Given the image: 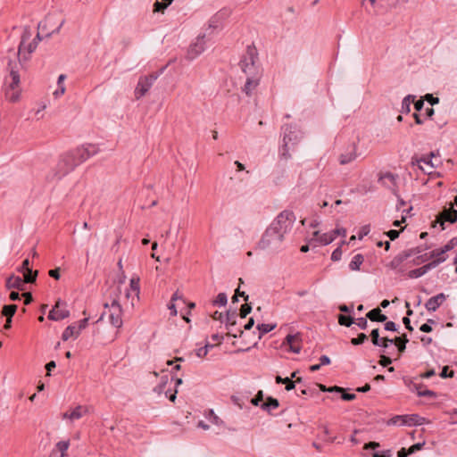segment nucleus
<instances>
[{"mask_svg": "<svg viewBox=\"0 0 457 457\" xmlns=\"http://www.w3.org/2000/svg\"><path fill=\"white\" fill-rule=\"evenodd\" d=\"M257 62V49L253 46H248L245 54L239 62V67L245 75V82L242 91L248 96H251L256 91L262 77V69Z\"/></svg>", "mask_w": 457, "mask_h": 457, "instance_id": "nucleus-1", "label": "nucleus"}, {"mask_svg": "<svg viewBox=\"0 0 457 457\" xmlns=\"http://www.w3.org/2000/svg\"><path fill=\"white\" fill-rule=\"evenodd\" d=\"M7 61L8 75L5 76L4 81V97L11 103H16L21 97V77L20 71L24 69L27 62L17 58L14 54H9L4 57Z\"/></svg>", "mask_w": 457, "mask_h": 457, "instance_id": "nucleus-2", "label": "nucleus"}, {"mask_svg": "<svg viewBox=\"0 0 457 457\" xmlns=\"http://www.w3.org/2000/svg\"><path fill=\"white\" fill-rule=\"evenodd\" d=\"M96 146L97 145H80L71 153L65 155L58 163L59 170L56 173L57 179H62L77 165L95 154L97 152Z\"/></svg>", "mask_w": 457, "mask_h": 457, "instance_id": "nucleus-3", "label": "nucleus"}, {"mask_svg": "<svg viewBox=\"0 0 457 457\" xmlns=\"http://www.w3.org/2000/svg\"><path fill=\"white\" fill-rule=\"evenodd\" d=\"M119 268L121 271V276L119 278L120 284V303L116 302V305L119 307V311L120 313L124 312V310L133 309L135 303L139 300V293H140V278L137 276H134L130 278L129 286H125L124 288H121V285H123L125 280V276L123 274V266L121 263V260L118 262Z\"/></svg>", "mask_w": 457, "mask_h": 457, "instance_id": "nucleus-4", "label": "nucleus"}, {"mask_svg": "<svg viewBox=\"0 0 457 457\" xmlns=\"http://www.w3.org/2000/svg\"><path fill=\"white\" fill-rule=\"evenodd\" d=\"M43 33L38 30L37 36L32 39V31L29 27H24L21 36V42L19 44L18 51L10 50L9 54H14L17 58L28 62L31 58V54L37 49L38 43L42 40Z\"/></svg>", "mask_w": 457, "mask_h": 457, "instance_id": "nucleus-5", "label": "nucleus"}, {"mask_svg": "<svg viewBox=\"0 0 457 457\" xmlns=\"http://www.w3.org/2000/svg\"><path fill=\"white\" fill-rule=\"evenodd\" d=\"M65 20L59 13H48L37 25V30L44 33L45 37H50L53 34L58 33L64 24Z\"/></svg>", "mask_w": 457, "mask_h": 457, "instance_id": "nucleus-6", "label": "nucleus"}, {"mask_svg": "<svg viewBox=\"0 0 457 457\" xmlns=\"http://www.w3.org/2000/svg\"><path fill=\"white\" fill-rule=\"evenodd\" d=\"M295 220L294 212L286 210L281 212L270 225L276 227L277 230L285 235L291 228Z\"/></svg>", "mask_w": 457, "mask_h": 457, "instance_id": "nucleus-7", "label": "nucleus"}, {"mask_svg": "<svg viewBox=\"0 0 457 457\" xmlns=\"http://www.w3.org/2000/svg\"><path fill=\"white\" fill-rule=\"evenodd\" d=\"M163 71L164 68L161 69L159 72L151 73L147 76H142L139 78L137 86L135 89V96L137 99L144 96L149 91L154 81L163 72Z\"/></svg>", "mask_w": 457, "mask_h": 457, "instance_id": "nucleus-8", "label": "nucleus"}, {"mask_svg": "<svg viewBox=\"0 0 457 457\" xmlns=\"http://www.w3.org/2000/svg\"><path fill=\"white\" fill-rule=\"evenodd\" d=\"M283 238L284 235L277 230L276 227L270 225V227L266 229L263 237H262L260 245L262 248H267L271 245L281 243Z\"/></svg>", "mask_w": 457, "mask_h": 457, "instance_id": "nucleus-9", "label": "nucleus"}, {"mask_svg": "<svg viewBox=\"0 0 457 457\" xmlns=\"http://www.w3.org/2000/svg\"><path fill=\"white\" fill-rule=\"evenodd\" d=\"M338 160L340 164L344 165L353 161L357 156L355 145H340L337 149Z\"/></svg>", "mask_w": 457, "mask_h": 457, "instance_id": "nucleus-10", "label": "nucleus"}, {"mask_svg": "<svg viewBox=\"0 0 457 457\" xmlns=\"http://www.w3.org/2000/svg\"><path fill=\"white\" fill-rule=\"evenodd\" d=\"M205 49V35H200L195 41L189 46L187 50V58L194 60L201 54Z\"/></svg>", "mask_w": 457, "mask_h": 457, "instance_id": "nucleus-11", "label": "nucleus"}, {"mask_svg": "<svg viewBox=\"0 0 457 457\" xmlns=\"http://www.w3.org/2000/svg\"><path fill=\"white\" fill-rule=\"evenodd\" d=\"M70 312L65 308V303L58 300L48 314L51 320H62L68 318Z\"/></svg>", "mask_w": 457, "mask_h": 457, "instance_id": "nucleus-12", "label": "nucleus"}, {"mask_svg": "<svg viewBox=\"0 0 457 457\" xmlns=\"http://www.w3.org/2000/svg\"><path fill=\"white\" fill-rule=\"evenodd\" d=\"M283 345L289 346V351L294 353H299L303 347V339L301 333L297 332L294 335H287Z\"/></svg>", "mask_w": 457, "mask_h": 457, "instance_id": "nucleus-13", "label": "nucleus"}, {"mask_svg": "<svg viewBox=\"0 0 457 457\" xmlns=\"http://www.w3.org/2000/svg\"><path fill=\"white\" fill-rule=\"evenodd\" d=\"M422 250L420 247H413L405 251H403L398 255H396L392 262H390V265L392 268L395 269L400 264H402L403 262H405L407 259H409L411 256L417 255L420 253Z\"/></svg>", "mask_w": 457, "mask_h": 457, "instance_id": "nucleus-14", "label": "nucleus"}, {"mask_svg": "<svg viewBox=\"0 0 457 457\" xmlns=\"http://www.w3.org/2000/svg\"><path fill=\"white\" fill-rule=\"evenodd\" d=\"M436 159V154L434 152H431L428 155H422L416 160L419 167L424 172L430 174L432 173L433 169L437 165L434 163L433 160Z\"/></svg>", "mask_w": 457, "mask_h": 457, "instance_id": "nucleus-15", "label": "nucleus"}, {"mask_svg": "<svg viewBox=\"0 0 457 457\" xmlns=\"http://www.w3.org/2000/svg\"><path fill=\"white\" fill-rule=\"evenodd\" d=\"M283 143H291L302 138V132L295 126L285 125L282 127Z\"/></svg>", "mask_w": 457, "mask_h": 457, "instance_id": "nucleus-16", "label": "nucleus"}, {"mask_svg": "<svg viewBox=\"0 0 457 457\" xmlns=\"http://www.w3.org/2000/svg\"><path fill=\"white\" fill-rule=\"evenodd\" d=\"M457 220V211L453 207L444 210L437 217L436 220L433 223V227H436V223H440L444 226L445 221L454 223Z\"/></svg>", "mask_w": 457, "mask_h": 457, "instance_id": "nucleus-17", "label": "nucleus"}, {"mask_svg": "<svg viewBox=\"0 0 457 457\" xmlns=\"http://www.w3.org/2000/svg\"><path fill=\"white\" fill-rule=\"evenodd\" d=\"M446 296L445 294L440 293L435 296L430 297L425 303V307L428 312H436L439 306L445 301Z\"/></svg>", "mask_w": 457, "mask_h": 457, "instance_id": "nucleus-18", "label": "nucleus"}, {"mask_svg": "<svg viewBox=\"0 0 457 457\" xmlns=\"http://www.w3.org/2000/svg\"><path fill=\"white\" fill-rule=\"evenodd\" d=\"M87 413V408L86 406L78 405L77 407L71 410L70 411L64 412L62 414V418L68 419L71 421H74L76 420H79Z\"/></svg>", "mask_w": 457, "mask_h": 457, "instance_id": "nucleus-19", "label": "nucleus"}, {"mask_svg": "<svg viewBox=\"0 0 457 457\" xmlns=\"http://www.w3.org/2000/svg\"><path fill=\"white\" fill-rule=\"evenodd\" d=\"M5 287L7 289H25V281L19 276L12 275L6 279Z\"/></svg>", "mask_w": 457, "mask_h": 457, "instance_id": "nucleus-20", "label": "nucleus"}, {"mask_svg": "<svg viewBox=\"0 0 457 457\" xmlns=\"http://www.w3.org/2000/svg\"><path fill=\"white\" fill-rule=\"evenodd\" d=\"M436 267V262H428L424 266L412 270L409 272L410 278H420L426 274L429 270Z\"/></svg>", "mask_w": 457, "mask_h": 457, "instance_id": "nucleus-21", "label": "nucleus"}, {"mask_svg": "<svg viewBox=\"0 0 457 457\" xmlns=\"http://www.w3.org/2000/svg\"><path fill=\"white\" fill-rule=\"evenodd\" d=\"M428 258L432 259L430 262H436V266L440 263L444 262L446 260V255L444 253V250L441 248L435 249L428 253Z\"/></svg>", "mask_w": 457, "mask_h": 457, "instance_id": "nucleus-22", "label": "nucleus"}, {"mask_svg": "<svg viewBox=\"0 0 457 457\" xmlns=\"http://www.w3.org/2000/svg\"><path fill=\"white\" fill-rule=\"evenodd\" d=\"M366 317L371 321L383 322L386 320V316L381 312V310L378 308H374L370 311Z\"/></svg>", "mask_w": 457, "mask_h": 457, "instance_id": "nucleus-23", "label": "nucleus"}, {"mask_svg": "<svg viewBox=\"0 0 457 457\" xmlns=\"http://www.w3.org/2000/svg\"><path fill=\"white\" fill-rule=\"evenodd\" d=\"M313 237H317L319 243L323 245H329L335 240L332 231L320 235V231L317 230L313 232Z\"/></svg>", "mask_w": 457, "mask_h": 457, "instance_id": "nucleus-24", "label": "nucleus"}, {"mask_svg": "<svg viewBox=\"0 0 457 457\" xmlns=\"http://www.w3.org/2000/svg\"><path fill=\"white\" fill-rule=\"evenodd\" d=\"M379 181L387 187L395 186V176L390 172H386L379 176Z\"/></svg>", "mask_w": 457, "mask_h": 457, "instance_id": "nucleus-25", "label": "nucleus"}, {"mask_svg": "<svg viewBox=\"0 0 457 457\" xmlns=\"http://www.w3.org/2000/svg\"><path fill=\"white\" fill-rule=\"evenodd\" d=\"M79 335V331L77 329V326L72 324L68 326L62 335V339L63 341H67L71 337H78Z\"/></svg>", "mask_w": 457, "mask_h": 457, "instance_id": "nucleus-26", "label": "nucleus"}, {"mask_svg": "<svg viewBox=\"0 0 457 457\" xmlns=\"http://www.w3.org/2000/svg\"><path fill=\"white\" fill-rule=\"evenodd\" d=\"M279 405L278 401L271 396L267 397L266 401L261 405L262 409L270 411L271 409H276Z\"/></svg>", "mask_w": 457, "mask_h": 457, "instance_id": "nucleus-27", "label": "nucleus"}, {"mask_svg": "<svg viewBox=\"0 0 457 457\" xmlns=\"http://www.w3.org/2000/svg\"><path fill=\"white\" fill-rule=\"evenodd\" d=\"M393 341V344H395L397 346L399 352L402 353L405 350L406 344L408 343L409 339L407 338V336L403 334L401 337H395Z\"/></svg>", "mask_w": 457, "mask_h": 457, "instance_id": "nucleus-28", "label": "nucleus"}, {"mask_svg": "<svg viewBox=\"0 0 457 457\" xmlns=\"http://www.w3.org/2000/svg\"><path fill=\"white\" fill-rule=\"evenodd\" d=\"M364 257L362 254L358 253L354 255L349 264V267L352 270H359L361 265L363 263Z\"/></svg>", "mask_w": 457, "mask_h": 457, "instance_id": "nucleus-29", "label": "nucleus"}, {"mask_svg": "<svg viewBox=\"0 0 457 457\" xmlns=\"http://www.w3.org/2000/svg\"><path fill=\"white\" fill-rule=\"evenodd\" d=\"M17 311L16 304L4 305L2 310V315L7 319H12Z\"/></svg>", "mask_w": 457, "mask_h": 457, "instance_id": "nucleus-30", "label": "nucleus"}, {"mask_svg": "<svg viewBox=\"0 0 457 457\" xmlns=\"http://www.w3.org/2000/svg\"><path fill=\"white\" fill-rule=\"evenodd\" d=\"M276 382L278 384L281 383V384L286 385L287 391H290L295 388V382L290 378H283L278 376L276 378Z\"/></svg>", "mask_w": 457, "mask_h": 457, "instance_id": "nucleus-31", "label": "nucleus"}, {"mask_svg": "<svg viewBox=\"0 0 457 457\" xmlns=\"http://www.w3.org/2000/svg\"><path fill=\"white\" fill-rule=\"evenodd\" d=\"M415 96L411 95H408L405 96L402 102V112H409L411 109V103L414 102Z\"/></svg>", "mask_w": 457, "mask_h": 457, "instance_id": "nucleus-32", "label": "nucleus"}, {"mask_svg": "<svg viewBox=\"0 0 457 457\" xmlns=\"http://www.w3.org/2000/svg\"><path fill=\"white\" fill-rule=\"evenodd\" d=\"M37 275V271H33L32 270L23 272V280L25 281V285L27 283H33L36 281Z\"/></svg>", "mask_w": 457, "mask_h": 457, "instance_id": "nucleus-33", "label": "nucleus"}, {"mask_svg": "<svg viewBox=\"0 0 457 457\" xmlns=\"http://www.w3.org/2000/svg\"><path fill=\"white\" fill-rule=\"evenodd\" d=\"M275 328L276 324H259L257 328L260 331V337H262V335L270 332Z\"/></svg>", "mask_w": 457, "mask_h": 457, "instance_id": "nucleus-34", "label": "nucleus"}, {"mask_svg": "<svg viewBox=\"0 0 457 457\" xmlns=\"http://www.w3.org/2000/svg\"><path fill=\"white\" fill-rule=\"evenodd\" d=\"M69 446V440L60 441L56 444V449L61 453L62 457L65 456L66 451L68 450Z\"/></svg>", "mask_w": 457, "mask_h": 457, "instance_id": "nucleus-35", "label": "nucleus"}, {"mask_svg": "<svg viewBox=\"0 0 457 457\" xmlns=\"http://www.w3.org/2000/svg\"><path fill=\"white\" fill-rule=\"evenodd\" d=\"M228 302V297L225 293H220L217 297L212 301L213 305L225 306Z\"/></svg>", "mask_w": 457, "mask_h": 457, "instance_id": "nucleus-36", "label": "nucleus"}, {"mask_svg": "<svg viewBox=\"0 0 457 457\" xmlns=\"http://www.w3.org/2000/svg\"><path fill=\"white\" fill-rule=\"evenodd\" d=\"M338 323L341 326L350 327L353 323V319L351 316L340 314L338 316Z\"/></svg>", "mask_w": 457, "mask_h": 457, "instance_id": "nucleus-37", "label": "nucleus"}, {"mask_svg": "<svg viewBox=\"0 0 457 457\" xmlns=\"http://www.w3.org/2000/svg\"><path fill=\"white\" fill-rule=\"evenodd\" d=\"M371 342L374 345L378 346L380 344L381 337H379L378 328H375L370 333Z\"/></svg>", "mask_w": 457, "mask_h": 457, "instance_id": "nucleus-38", "label": "nucleus"}, {"mask_svg": "<svg viewBox=\"0 0 457 457\" xmlns=\"http://www.w3.org/2000/svg\"><path fill=\"white\" fill-rule=\"evenodd\" d=\"M457 245V237L452 238L446 245H445L441 249L444 250V253L451 251Z\"/></svg>", "mask_w": 457, "mask_h": 457, "instance_id": "nucleus-39", "label": "nucleus"}, {"mask_svg": "<svg viewBox=\"0 0 457 457\" xmlns=\"http://www.w3.org/2000/svg\"><path fill=\"white\" fill-rule=\"evenodd\" d=\"M368 337L364 333H360L357 337L352 338L351 343L353 345H358L364 343L367 340Z\"/></svg>", "mask_w": 457, "mask_h": 457, "instance_id": "nucleus-40", "label": "nucleus"}, {"mask_svg": "<svg viewBox=\"0 0 457 457\" xmlns=\"http://www.w3.org/2000/svg\"><path fill=\"white\" fill-rule=\"evenodd\" d=\"M252 311V306L249 303H245L240 308V317L245 318Z\"/></svg>", "mask_w": 457, "mask_h": 457, "instance_id": "nucleus-41", "label": "nucleus"}, {"mask_svg": "<svg viewBox=\"0 0 457 457\" xmlns=\"http://www.w3.org/2000/svg\"><path fill=\"white\" fill-rule=\"evenodd\" d=\"M398 421H401L402 424L407 423L408 416H395L389 420L388 424L395 425Z\"/></svg>", "mask_w": 457, "mask_h": 457, "instance_id": "nucleus-42", "label": "nucleus"}, {"mask_svg": "<svg viewBox=\"0 0 457 457\" xmlns=\"http://www.w3.org/2000/svg\"><path fill=\"white\" fill-rule=\"evenodd\" d=\"M319 388L322 391V392H336V391H343V387H340V386H331V387H327L326 386L322 385V384H319Z\"/></svg>", "mask_w": 457, "mask_h": 457, "instance_id": "nucleus-43", "label": "nucleus"}, {"mask_svg": "<svg viewBox=\"0 0 457 457\" xmlns=\"http://www.w3.org/2000/svg\"><path fill=\"white\" fill-rule=\"evenodd\" d=\"M337 392L341 393V398L345 401H353L356 398L355 394L346 393L345 388H343V391H337Z\"/></svg>", "mask_w": 457, "mask_h": 457, "instance_id": "nucleus-44", "label": "nucleus"}, {"mask_svg": "<svg viewBox=\"0 0 457 457\" xmlns=\"http://www.w3.org/2000/svg\"><path fill=\"white\" fill-rule=\"evenodd\" d=\"M449 370V367L448 366H445L440 373V377L443 378H453L454 376V372L453 370Z\"/></svg>", "mask_w": 457, "mask_h": 457, "instance_id": "nucleus-45", "label": "nucleus"}, {"mask_svg": "<svg viewBox=\"0 0 457 457\" xmlns=\"http://www.w3.org/2000/svg\"><path fill=\"white\" fill-rule=\"evenodd\" d=\"M263 401V393L262 391H259L257 395L251 400V403L257 406L261 402Z\"/></svg>", "mask_w": 457, "mask_h": 457, "instance_id": "nucleus-46", "label": "nucleus"}, {"mask_svg": "<svg viewBox=\"0 0 457 457\" xmlns=\"http://www.w3.org/2000/svg\"><path fill=\"white\" fill-rule=\"evenodd\" d=\"M342 257V250L341 247H337L335 249L331 254V260L334 262L339 261Z\"/></svg>", "mask_w": 457, "mask_h": 457, "instance_id": "nucleus-47", "label": "nucleus"}, {"mask_svg": "<svg viewBox=\"0 0 457 457\" xmlns=\"http://www.w3.org/2000/svg\"><path fill=\"white\" fill-rule=\"evenodd\" d=\"M212 347L209 344H206L204 347H201L197 350L196 355L200 358L204 357L208 353V348Z\"/></svg>", "mask_w": 457, "mask_h": 457, "instance_id": "nucleus-48", "label": "nucleus"}, {"mask_svg": "<svg viewBox=\"0 0 457 457\" xmlns=\"http://www.w3.org/2000/svg\"><path fill=\"white\" fill-rule=\"evenodd\" d=\"M425 99L430 104L431 106L439 103L438 97H434L431 94H427Z\"/></svg>", "mask_w": 457, "mask_h": 457, "instance_id": "nucleus-49", "label": "nucleus"}, {"mask_svg": "<svg viewBox=\"0 0 457 457\" xmlns=\"http://www.w3.org/2000/svg\"><path fill=\"white\" fill-rule=\"evenodd\" d=\"M332 236H334L335 239L338 236L345 237L346 236V230H345V228H336V229L332 230Z\"/></svg>", "mask_w": 457, "mask_h": 457, "instance_id": "nucleus-50", "label": "nucleus"}, {"mask_svg": "<svg viewBox=\"0 0 457 457\" xmlns=\"http://www.w3.org/2000/svg\"><path fill=\"white\" fill-rule=\"evenodd\" d=\"M378 363L383 367H386L392 363V360H391V358H389L386 355H381Z\"/></svg>", "mask_w": 457, "mask_h": 457, "instance_id": "nucleus-51", "label": "nucleus"}, {"mask_svg": "<svg viewBox=\"0 0 457 457\" xmlns=\"http://www.w3.org/2000/svg\"><path fill=\"white\" fill-rule=\"evenodd\" d=\"M30 270L31 269L29 268V259H25L22 262L21 266L18 269V270L21 271V272H25V271H28V270Z\"/></svg>", "mask_w": 457, "mask_h": 457, "instance_id": "nucleus-52", "label": "nucleus"}, {"mask_svg": "<svg viewBox=\"0 0 457 457\" xmlns=\"http://www.w3.org/2000/svg\"><path fill=\"white\" fill-rule=\"evenodd\" d=\"M367 317L366 318H359L357 320V325L361 328V329H366L367 327H368V321H367Z\"/></svg>", "mask_w": 457, "mask_h": 457, "instance_id": "nucleus-53", "label": "nucleus"}, {"mask_svg": "<svg viewBox=\"0 0 457 457\" xmlns=\"http://www.w3.org/2000/svg\"><path fill=\"white\" fill-rule=\"evenodd\" d=\"M322 430H323V433H324V436H327L328 438L325 439L326 442H328V443H333L335 441V437H329V429L327 426H323L322 427Z\"/></svg>", "mask_w": 457, "mask_h": 457, "instance_id": "nucleus-54", "label": "nucleus"}, {"mask_svg": "<svg viewBox=\"0 0 457 457\" xmlns=\"http://www.w3.org/2000/svg\"><path fill=\"white\" fill-rule=\"evenodd\" d=\"M167 7H164L163 6V3L162 2H159V1H156L154 4V12H163V11L166 9Z\"/></svg>", "mask_w": 457, "mask_h": 457, "instance_id": "nucleus-55", "label": "nucleus"}, {"mask_svg": "<svg viewBox=\"0 0 457 457\" xmlns=\"http://www.w3.org/2000/svg\"><path fill=\"white\" fill-rule=\"evenodd\" d=\"M424 445V443H417V444H414L412 445L410 448H409V453H414L416 451H419L420 450Z\"/></svg>", "mask_w": 457, "mask_h": 457, "instance_id": "nucleus-56", "label": "nucleus"}, {"mask_svg": "<svg viewBox=\"0 0 457 457\" xmlns=\"http://www.w3.org/2000/svg\"><path fill=\"white\" fill-rule=\"evenodd\" d=\"M393 339H389L387 337H381L380 344L378 346H381L383 348L388 347L389 344H393Z\"/></svg>", "mask_w": 457, "mask_h": 457, "instance_id": "nucleus-57", "label": "nucleus"}, {"mask_svg": "<svg viewBox=\"0 0 457 457\" xmlns=\"http://www.w3.org/2000/svg\"><path fill=\"white\" fill-rule=\"evenodd\" d=\"M48 274L50 277L54 278V279H59L60 278V268H56V269H54V270H50L48 271Z\"/></svg>", "mask_w": 457, "mask_h": 457, "instance_id": "nucleus-58", "label": "nucleus"}, {"mask_svg": "<svg viewBox=\"0 0 457 457\" xmlns=\"http://www.w3.org/2000/svg\"><path fill=\"white\" fill-rule=\"evenodd\" d=\"M399 234H400V231L395 230V229H391V230H389L388 232H386L387 237H388L391 240H395V239H396V238L399 237Z\"/></svg>", "mask_w": 457, "mask_h": 457, "instance_id": "nucleus-59", "label": "nucleus"}, {"mask_svg": "<svg viewBox=\"0 0 457 457\" xmlns=\"http://www.w3.org/2000/svg\"><path fill=\"white\" fill-rule=\"evenodd\" d=\"M413 117L417 124H422L425 119H427L422 113H414Z\"/></svg>", "mask_w": 457, "mask_h": 457, "instance_id": "nucleus-60", "label": "nucleus"}, {"mask_svg": "<svg viewBox=\"0 0 457 457\" xmlns=\"http://www.w3.org/2000/svg\"><path fill=\"white\" fill-rule=\"evenodd\" d=\"M385 329L388 331H396V325L394 321H387L385 324Z\"/></svg>", "mask_w": 457, "mask_h": 457, "instance_id": "nucleus-61", "label": "nucleus"}, {"mask_svg": "<svg viewBox=\"0 0 457 457\" xmlns=\"http://www.w3.org/2000/svg\"><path fill=\"white\" fill-rule=\"evenodd\" d=\"M88 318L82 319L79 322V326L77 327V329L80 332L82 329H84L87 326Z\"/></svg>", "mask_w": 457, "mask_h": 457, "instance_id": "nucleus-62", "label": "nucleus"}, {"mask_svg": "<svg viewBox=\"0 0 457 457\" xmlns=\"http://www.w3.org/2000/svg\"><path fill=\"white\" fill-rule=\"evenodd\" d=\"M424 106V101L423 99H420L416 102H414V107L417 112H420Z\"/></svg>", "mask_w": 457, "mask_h": 457, "instance_id": "nucleus-63", "label": "nucleus"}, {"mask_svg": "<svg viewBox=\"0 0 457 457\" xmlns=\"http://www.w3.org/2000/svg\"><path fill=\"white\" fill-rule=\"evenodd\" d=\"M409 454H411V453H409V449L406 450L405 448H402L400 451H398L397 453V456L398 457H407Z\"/></svg>", "mask_w": 457, "mask_h": 457, "instance_id": "nucleus-64", "label": "nucleus"}]
</instances>
